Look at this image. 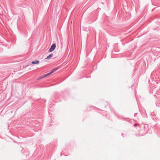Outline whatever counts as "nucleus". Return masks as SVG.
Returning a JSON list of instances; mask_svg holds the SVG:
<instances>
[{"instance_id": "7", "label": "nucleus", "mask_w": 160, "mask_h": 160, "mask_svg": "<svg viewBox=\"0 0 160 160\" xmlns=\"http://www.w3.org/2000/svg\"><path fill=\"white\" fill-rule=\"evenodd\" d=\"M138 125V124L137 123H135L134 124L133 126L134 127H136Z\"/></svg>"}, {"instance_id": "10", "label": "nucleus", "mask_w": 160, "mask_h": 160, "mask_svg": "<svg viewBox=\"0 0 160 160\" xmlns=\"http://www.w3.org/2000/svg\"><path fill=\"white\" fill-rule=\"evenodd\" d=\"M123 119L124 120H125V118H123Z\"/></svg>"}, {"instance_id": "3", "label": "nucleus", "mask_w": 160, "mask_h": 160, "mask_svg": "<svg viewBox=\"0 0 160 160\" xmlns=\"http://www.w3.org/2000/svg\"><path fill=\"white\" fill-rule=\"evenodd\" d=\"M60 68V67H58L54 68V69L52 70L50 72L52 74L57 70H58Z\"/></svg>"}, {"instance_id": "6", "label": "nucleus", "mask_w": 160, "mask_h": 160, "mask_svg": "<svg viewBox=\"0 0 160 160\" xmlns=\"http://www.w3.org/2000/svg\"><path fill=\"white\" fill-rule=\"evenodd\" d=\"M52 73H51V72H50L47 74H46L44 75V76H43V77H41L40 78H44L45 77H46L48 75H50Z\"/></svg>"}, {"instance_id": "5", "label": "nucleus", "mask_w": 160, "mask_h": 160, "mask_svg": "<svg viewBox=\"0 0 160 160\" xmlns=\"http://www.w3.org/2000/svg\"><path fill=\"white\" fill-rule=\"evenodd\" d=\"M39 62V61L38 60H36L33 61L31 63L33 64H38Z\"/></svg>"}, {"instance_id": "2", "label": "nucleus", "mask_w": 160, "mask_h": 160, "mask_svg": "<svg viewBox=\"0 0 160 160\" xmlns=\"http://www.w3.org/2000/svg\"><path fill=\"white\" fill-rule=\"evenodd\" d=\"M56 45L55 43H53L51 46L50 48L49 49V51L50 52H51L54 51L56 48Z\"/></svg>"}, {"instance_id": "8", "label": "nucleus", "mask_w": 160, "mask_h": 160, "mask_svg": "<svg viewBox=\"0 0 160 160\" xmlns=\"http://www.w3.org/2000/svg\"><path fill=\"white\" fill-rule=\"evenodd\" d=\"M158 102H156V105H157V106H158V107H159V105H158Z\"/></svg>"}, {"instance_id": "1", "label": "nucleus", "mask_w": 160, "mask_h": 160, "mask_svg": "<svg viewBox=\"0 0 160 160\" xmlns=\"http://www.w3.org/2000/svg\"><path fill=\"white\" fill-rule=\"evenodd\" d=\"M145 127V125H143V127L142 128H143L141 129L139 131V134L141 136H143L147 133V130L144 129Z\"/></svg>"}, {"instance_id": "4", "label": "nucleus", "mask_w": 160, "mask_h": 160, "mask_svg": "<svg viewBox=\"0 0 160 160\" xmlns=\"http://www.w3.org/2000/svg\"><path fill=\"white\" fill-rule=\"evenodd\" d=\"M53 56V54L51 53L48 56L47 58H45V59H49L50 58H52Z\"/></svg>"}, {"instance_id": "9", "label": "nucleus", "mask_w": 160, "mask_h": 160, "mask_svg": "<svg viewBox=\"0 0 160 160\" xmlns=\"http://www.w3.org/2000/svg\"><path fill=\"white\" fill-rule=\"evenodd\" d=\"M137 113H135V114H134V116L135 117V116H136V115H137Z\"/></svg>"}]
</instances>
